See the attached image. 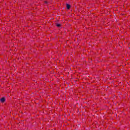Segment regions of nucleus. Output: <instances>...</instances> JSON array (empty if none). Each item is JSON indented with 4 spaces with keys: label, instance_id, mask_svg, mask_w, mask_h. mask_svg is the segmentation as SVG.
Returning <instances> with one entry per match:
<instances>
[{
    "label": "nucleus",
    "instance_id": "obj_1",
    "mask_svg": "<svg viewBox=\"0 0 130 130\" xmlns=\"http://www.w3.org/2000/svg\"><path fill=\"white\" fill-rule=\"evenodd\" d=\"M0 101L2 103H4V102L6 101V99H5V98H3L0 100Z\"/></svg>",
    "mask_w": 130,
    "mask_h": 130
},
{
    "label": "nucleus",
    "instance_id": "obj_3",
    "mask_svg": "<svg viewBox=\"0 0 130 130\" xmlns=\"http://www.w3.org/2000/svg\"><path fill=\"white\" fill-rule=\"evenodd\" d=\"M56 26L57 27H60V24L57 23Z\"/></svg>",
    "mask_w": 130,
    "mask_h": 130
},
{
    "label": "nucleus",
    "instance_id": "obj_4",
    "mask_svg": "<svg viewBox=\"0 0 130 130\" xmlns=\"http://www.w3.org/2000/svg\"><path fill=\"white\" fill-rule=\"evenodd\" d=\"M45 4H47V1H45Z\"/></svg>",
    "mask_w": 130,
    "mask_h": 130
},
{
    "label": "nucleus",
    "instance_id": "obj_2",
    "mask_svg": "<svg viewBox=\"0 0 130 130\" xmlns=\"http://www.w3.org/2000/svg\"><path fill=\"white\" fill-rule=\"evenodd\" d=\"M67 8L68 10H70V9L71 8V5H70L69 4H67Z\"/></svg>",
    "mask_w": 130,
    "mask_h": 130
}]
</instances>
